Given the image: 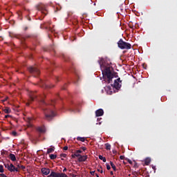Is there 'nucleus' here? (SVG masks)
Instances as JSON below:
<instances>
[{
    "instance_id": "1",
    "label": "nucleus",
    "mask_w": 177,
    "mask_h": 177,
    "mask_svg": "<svg viewBox=\"0 0 177 177\" xmlns=\"http://www.w3.org/2000/svg\"><path fill=\"white\" fill-rule=\"evenodd\" d=\"M98 64H100L103 78L107 80L108 84H110L113 81V78H114V74L111 73V66L110 64L103 63V58L98 60Z\"/></svg>"
},
{
    "instance_id": "2",
    "label": "nucleus",
    "mask_w": 177,
    "mask_h": 177,
    "mask_svg": "<svg viewBox=\"0 0 177 177\" xmlns=\"http://www.w3.org/2000/svg\"><path fill=\"white\" fill-rule=\"evenodd\" d=\"M40 104L41 106L42 110L44 111L46 120H52L53 118L56 115V113H55V112L52 109L46 108L47 104L46 102H45V100H43V98L41 100Z\"/></svg>"
},
{
    "instance_id": "3",
    "label": "nucleus",
    "mask_w": 177,
    "mask_h": 177,
    "mask_svg": "<svg viewBox=\"0 0 177 177\" xmlns=\"http://www.w3.org/2000/svg\"><path fill=\"white\" fill-rule=\"evenodd\" d=\"M118 48H120V49H131L132 48V45H131V44L124 41V40H122V39H120L118 41Z\"/></svg>"
},
{
    "instance_id": "4",
    "label": "nucleus",
    "mask_w": 177,
    "mask_h": 177,
    "mask_svg": "<svg viewBox=\"0 0 177 177\" xmlns=\"http://www.w3.org/2000/svg\"><path fill=\"white\" fill-rule=\"evenodd\" d=\"M28 70L29 73H30V74H32L34 77H38V75H39L40 74L39 69H38V68L35 66H30L29 68H28Z\"/></svg>"
},
{
    "instance_id": "5",
    "label": "nucleus",
    "mask_w": 177,
    "mask_h": 177,
    "mask_svg": "<svg viewBox=\"0 0 177 177\" xmlns=\"http://www.w3.org/2000/svg\"><path fill=\"white\" fill-rule=\"evenodd\" d=\"M35 8L37 10H41L42 15H44V16H46V15H48V11H46V9H45V7H44V4L40 3L37 4Z\"/></svg>"
},
{
    "instance_id": "6",
    "label": "nucleus",
    "mask_w": 177,
    "mask_h": 177,
    "mask_svg": "<svg viewBox=\"0 0 177 177\" xmlns=\"http://www.w3.org/2000/svg\"><path fill=\"white\" fill-rule=\"evenodd\" d=\"M113 88H115L116 91H119L121 88V78H118L114 81L113 84H112Z\"/></svg>"
},
{
    "instance_id": "7",
    "label": "nucleus",
    "mask_w": 177,
    "mask_h": 177,
    "mask_svg": "<svg viewBox=\"0 0 177 177\" xmlns=\"http://www.w3.org/2000/svg\"><path fill=\"white\" fill-rule=\"evenodd\" d=\"M36 130L39 133H45L46 132V128H45V126H39L36 128Z\"/></svg>"
},
{
    "instance_id": "8",
    "label": "nucleus",
    "mask_w": 177,
    "mask_h": 177,
    "mask_svg": "<svg viewBox=\"0 0 177 177\" xmlns=\"http://www.w3.org/2000/svg\"><path fill=\"white\" fill-rule=\"evenodd\" d=\"M103 114H104V111L102 109H97V111H95L96 117H102V115H103Z\"/></svg>"
},
{
    "instance_id": "9",
    "label": "nucleus",
    "mask_w": 177,
    "mask_h": 177,
    "mask_svg": "<svg viewBox=\"0 0 177 177\" xmlns=\"http://www.w3.org/2000/svg\"><path fill=\"white\" fill-rule=\"evenodd\" d=\"M10 172H19V169L11 163L10 165Z\"/></svg>"
},
{
    "instance_id": "10",
    "label": "nucleus",
    "mask_w": 177,
    "mask_h": 177,
    "mask_svg": "<svg viewBox=\"0 0 177 177\" xmlns=\"http://www.w3.org/2000/svg\"><path fill=\"white\" fill-rule=\"evenodd\" d=\"M88 156H82L80 155L78 158V161L79 162H85L86 160H87Z\"/></svg>"
},
{
    "instance_id": "11",
    "label": "nucleus",
    "mask_w": 177,
    "mask_h": 177,
    "mask_svg": "<svg viewBox=\"0 0 177 177\" xmlns=\"http://www.w3.org/2000/svg\"><path fill=\"white\" fill-rule=\"evenodd\" d=\"M41 173L43 175H49L50 174V169L45 167L41 168Z\"/></svg>"
},
{
    "instance_id": "12",
    "label": "nucleus",
    "mask_w": 177,
    "mask_h": 177,
    "mask_svg": "<svg viewBox=\"0 0 177 177\" xmlns=\"http://www.w3.org/2000/svg\"><path fill=\"white\" fill-rule=\"evenodd\" d=\"M38 85H39V86H41V88H50L49 85L46 84L42 80H40V82L38 83Z\"/></svg>"
},
{
    "instance_id": "13",
    "label": "nucleus",
    "mask_w": 177,
    "mask_h": 177,
    "mask_svg": "<svg viewBox=\"0 0 177 177\" xmlns=\"http://www.w3.org/2000/svg\"><path fill=\"white\" fill-rule=\"evenodd\" d=\"M50 24H51V22L48 21L46 24H45V27L46 30H49L50 31H53V30H52V27H50Z\"/></svg>"
},
{
    "instance_id": "14",
    "label": "nucleus",
    "mask_w": 177,
    "mask_h": 177,
    "mask_svg": "<svg viewBox=\"0 0 177 177\" xmlns=\"http://www.w3.org/2000/svg\"><path fill=\"white\" fill-rule=\"evenodd\" d=\"M30 102H34V100L37 99V95H35L34 93H30Z\"/></svg>"
},
{
    "instance_id": "15",
    "label": "nucleus",
    "mask_w": 177,
    "mask_h": 177,
    "mask_svg": "<svg viewBox=\"0 0 177 177\" xmlns=\"http://www.w3.org/2000/svg\"><path fill=\"white\" fill-rule=\"evenodd\" d=\"M8 158H10L11 161H16V156H15V154L13 153H10V155L8 156Z\"/></svg>"
},
{
    "instance_id": "16",
    "label": "nucleus",
    "mask_w": 177,
    "mask_h": 177,
    "mask_svg": "<svg viewBox=\"0 0 177 177\" xmlns=\"http://www.w3.org/2000/svg\"><path fill=\"white\" fill-rule=\"evenodd\" d=\"M59 173H56L55 171H51L50 174L48 176V177H59Z\"/></svg>"
},
{
    "instance_id": "17",
    "label": "nucleus",
    "mask_w": 177,
    "mask_h": 177,
    "mask_svg": "<svg viewBox=\"0 0 177 177\" xmlns=\"http://www.w3.org/2000/svg\"><path fill=\"white\" fill-rule=\"evenodd\" d=\"M55 151V147H52L47 149V154H50V153H53Z\"/></svg>"
},
{
    "instance_id": "18",
    "label": "nucleus",
    "mask_w": 177,
    "mask_h": 177,
    "mask_svg": "<svg viewBox=\"0 0 177 177\" xmlns=\"http://www.w3.org/2000/svg\"><path fill=\"white\" fill-rule=\"evenodd\" d=\"M4 113H6V114H10V113H12V110H10L9 109V107H6L5 109H3Z\"/></svg>"
},
{
    "instance_id": "19",
    "label": "nucleus",
    "mask_w": 177,
    "mask_h": 177,
    "mask_svg": "<svg viewBox=\"0 0 177 177\" xmlns=\"http://www.w3.org/2000/svg\"><path fill=\"white\" fill-rule=\"evenodd\" d=\"M150 162H151V160L150 158H146L145 160V165H149Z\"/></svg>"
},
{
    "instance_id": "20",
    "label": "nucleus",
    "mask_w": 177,
    "mask_h": 177,
    "mask_svg": "<svg viewBox=\"0 0 177 177\" xmlns=\"http://www.w3.org/2000/svg\"><path fill=\"white\" fill-rule=\"evenodd\" d=\"M80 156H81V154H80V153H77V151H75L74 154L71 155V157H72V158H75V157L80 158Z\"/></svg>"
},
{
    "instance_id": "21",
    "label": "nucleus",
    "mask_w": 177,
    "mask_h": 177,
    "mask_svg": "<svg viewBox=\"0 0 177 177\" xmlns=\"http://www.w3.org/2000/svg\"><path fill=\"white\" fill-rule=\"evenodd\" d=\"M105 149L106 150H111V145L109 143L105 144Z\"/></svg>"
},
{
    "instance_id": "22",
    "label": "nucleus",
    "mask_w": 177,
    "mask_h": 177,
    "mask_svg": "<svg viewBox=\"0 0 177 177\" xmlns=\"http://www.w3.org/2000/svg\"><path fill=\"white\" fill-rule=\"evenodd\" d=\"M50 160H56V158H57V155L50 154Z\"/></svg>"
},
{
    "instance_id": "23",
    "label": "nucleus",
    "mask_w": 177,
    "mask_h": 177,
    "mask_svg": "<svg viewBox=\"0 0 177 177\" xmlns=\"http://www.w3.org/2000/svg\"><path fill=\"white\" fill-rule=\"evenodd\" d=\"M110 165L113 168V171H117L115 165H114V163H113V162L110 161Z\"/></svg>"
},
{
    "instance_id": "24",
    "label": "nucleus",
    "mask_w": 177,
    "mask_h": 177,
    "mask_svg": "<svg viewBox=\"0 0 177 177\" xmlns=\"http://www.w3.org/2000/svg\"><path fill=\"white\" fill-rule=\"evenodd\" d=\"M44 50H46V52L49 51V50H53L55 51V47L53 46H50V48H45Z\"/></svg>"
},
{
    "instance_id": "25",
    "label": "nucleus",
    "mask_w": 177,
    "mask_h": 177,
    "mask_svg": "<svg viewBox=\"0 0 177 177\" xmlns=\"http://www.w3.org/2000/svg\"><path fill=\"white\" fill-rule=\"evenodd\" d=\"M77 140H79L80 142H85V138L84 137H77Z\"/></svg>"
},
{
    "instance_id": "26",
    "label": "nucleus",
    "mask_w": 177,
    "mask_h": 177,
    "mask_svg": "<svg viewBox=\"0 0 177 177\" xmlns=\"http://www.w3.org/2000/svg\"><path fill=\"white\" fill-rule=\"evenodd\" d=\"M99 158H100V160H102L103 161V162H106V158L103 157V156L100 155Z\"/></svg>"
},
{
    "instance_id": "27",
    "label": "nucleus",
    "mask_w": 177,
    "mask_h": 177,
    "mask_svg": "<svg viewBox=\"0 0 177 177\" xmlns=\"http://www.w3.org/2000/svg\"><path fill=\"white\" fill-rule=\"evenodd\" d=\"M0 172L1 174H3V172H5V170L3 169V165H0Z\"/></svg>"
},
{
    "instance_id": "28",
    "label": "nucleus",
    "mask_w": 177,
    "mask_h": 177,
    "mask_svg": "<svg viewBox=\"0 0 177 177\" xmlns=\"http://www.w3.org/2000/svg\"><path fill=\"white\" fill-rule=\"evenodd\" d=\"M4 167H5V168H7V169H8V171H10V165L9 164H4Z\"/></svg>"
},
{
    "instance_id": "29",
    "label": "nucleus",
    "mask_w": 177,
    "mask_h": 177,
    "mask_svg": "<svg viewBox=\"0 0 177 177\" xmlns=\"http://www.w3.org/2000/svg\"><path fill=\"white\" fill-rule=\"evenodd\" d=\"M17 167L18 168H21V169H26V167L24 165H18Z\"/></svg>"
},
{
    "instance_id": "30",
    "label": "nucleus",
    "mask_w": 177,
    "mask_h": 177,
    "mask_svg": "<svg viewBox=\"0 0 177 177\" xmlns=\"http://www.w3.org/2000/svg\"><path fill=\"white\" fill-rule=\"evenodd\" d=\"M59 177H67V176L66 175V174L64 173H59Z\"/></svg>"
},
{
    "instance_id": "31",
    "label": "nucleus",
    "mask_w": 177,
    "mask_h": 177,
    "mask_svg": "<svg viewBox=\"0 0 177 177\" xmlns=\"http://www.w3.org/2000/svg\"><path fill=\"white\" fill-rule=\"evenodd\" d=\"M11 135H12V136H17V132L13 131L11 133Z\"/></svg>"
},
{
    "instance_id": "32",
    "label": "nucleus",
    "mask_w": 177,
    "mask_h": 177,
    "mask_svg": "<svg viewBox=\"0 0 177 177\" xmlns=\"http://www.w3.org/2000/svg\"><path fill=\"white\" fill-rule=\"evenodd\" d=\"M60 156H61V157H63L64 158H66V157H67V154H66V153H62V154L60 155Z\"/></svg>"
},
{
    "instance_id": "33",
    "label": "nucleus",
    "mask_w": 177,
    "mask_h": 177,
    "mask_svg": "<svg viewBox=\"0 0 177 177\" xmlns=\"http://www.w3.org/2000/svg\"><path fill=\"white\" fill-rule=\"evenodd\" d=\"M106 169H108V171H110V169H111L110 165H109V164L106 165Z\"/></svg>"
},
{
    "instance_id": "34",
    "label": "nucleus",
    "mask_w": 177,
    "mask_h": 177,
    "mask_svg": "<svg viewBox=\"0 0 177 177\" xmlns=\"http://www.w3.org/2000/svg\"><path fill=\"white\" fill-rule=\"evenodd\" d=\"M76 152L77 153V154H81V153H82V151H81V149L77 150Z\"/></svg>"
},
{
    "instance_id": "35",
    "label": "nucleus",
    "mask_w": 177,
    "mask_h": 177,
    "mask_svg": "<svg viewBox=\"0 0 177 177\" xmlns=\"http://www.w3.org/2000/svg\"><path fill=\"white\" fill-rule=\"evenodd\" d=\"M55 103H56V101H55V100H51L50 104H51L52 106H53V104H55Z\"/></svg>"
},
{
    "instance_id": "36",
    "label": "nucleus",
    "mask_w": 177,
    "mask_h": 177,
    "mask_svg": "<svg viewBox=\"0 0 177 177\" xmlns=\"http://www.w3.org/2000/svg\"><path fill=\"white\" fill-rule=\"evenodd\" d=\"M126 160L128 161L129 164H132V160L128 158H127Z\"/></svg>"
},
{
    "instance_id": "37",
    "label": "nucleus",
    "mask_w": 177,
    "mask_h": 177,
    "mask_svg": "<svg viewBox=\"0 0 177 177\" xmlns=\"http://www.w3.org/2000/svg\"><path fill=\"white\" fill-rule=\"evenodd\" d=\"M81 149L82 150H83V151H85V150H86V147H82Z\"/></svg>"
},
{
    "instance_id": "38",
    "label": "nucleus",
    "mask_w": 177,
    "mask_h": 177,
    "mask_svg": "<svg viewBox=\"0 0 177 177\" xmlns=\"http://www.w3.org/2000/svg\"><path fill=\"white\" fill-rule=\"evenodd\" d=\"M0 176H1V177H8L6 175H5V174H1Z\"/></svg>"
},
{
    "instance_id": "39",
    "label": "nucleus",
    "mask_w": 177,
    "mask_h": 177,
    "mask_svg": "<svg viewBox=\"0 0 177 177\" xmlns=\"http://www.w3.org/2000/svg\"><path fill=\"white\" fill-rule=\"evenodd\" d=\"M72 177H80V175H78V174H73Z\"/></svg>"
},
{
    "instance_id": "40",
    "label": "nucleus",
    "mask_w": 177,
    "mask_h": 177,
    "mask_svg": "<svg viewBox=\"0 0 177 177\" xmlns=\"http://www.w3.org/2000/svg\"><path fill=\"white\" fill-rule=\"evenodd\" d=\"M63 149L64 150H68V147L65 146V147H64Z\"/></svg>"
},
{
    "instance_id": "41",
    "label": "nucleus",
    "mask_w": 177,
    "mask_h": 177,
    "mask_svg": "<svg viewBox=\"0 0 177 177\" xmlns=\"http://www.w3.org/2000/svg\"><path fill=\"white\" fill-rule=\"evenodd\" d=\"M120 160H124V158H125V156H120Z\"/></svg>"
},
{
    "instance_id": "42",
    "label": "nucleus",
    "mask_w": 177,
    "mask_h": 177,
    "mask_svg": "<svg viewBox=\"0 0 177 177\" xmlns=\"http://www.w3.org/2000/svg\"><path fill=\"white\" fill-rule=\"evenodd\" d=\"M98 172H100V174H103V169L100 170V169H97Z\"/></svg>"
},
{
    "instance_id": "43",
    "label": "nucleus",
    "mask_w": 177,
    "mask_h": 177,
    "mask_svg": "<svg viewBox=\"0 0 177 177\" xmlns=\"http://www.w3.org/2000/svg\"><path fill=\"white\" fill-rule=\"evenodd\" d=\"M55 78L56 81H59V77L55 76Z\"/></svg>"
},
{
    "instance_id": "44",
    "label": "nucleus",
    "mask_w": 177,
    "mask_h": 177,
    "mask_svg": "<svg viewBox=\"0 0 177 177\" xmlns=\"http://www.w3.org/2000/svg\"><path fill=\"white\" fill-rule=\"evenodd\" d=\"M9 117H10V115H5V118H9Z\"/></svg>"
},
{
    "instance_id": "45",
    "label": "nucleus",
    "mask_w": 177,
    "mask_h": 177,
    "mask_svg": "<svg viewBox=\"0 0 177 177\" xmlns=\"http://www.w3.org/2000/svg\"><path fill=\"white\" fill-rule=\"evenodd\" d=\"M28 30V27L26 26L24 28V31H27Z\"/></svg>"
},
{
    "instance_id": "46",
    "label": "nucleus",
    "mask_w": 177,
    "mask_h": 177,
    "mask_svg": "<svg viewBox=\"0 0 177 177\" xmlns=\"http://www.w3.org/2000/svg\"><path fill=\"white\" fill-rule=\"evenodd\" d=\"M91 175H95V171H91Z\"/></svg>"
},
{
    "instance_id": "47",
    "label": "nucleus",
    "mask_w": 177,
    "mask_h": 177,
    "mask_svg": "<svg viewBox=\"0 0 177 177\" xmlns=\"http://www.w3.org/2000/svg\"><path fill=\"white\" fill-rule=\"evenodd\" d=\"M66 171H67V169L64 168V170H63V172H66Z\"/></svg>"
},
{
    "instance_id": "48",
    "label": "nucleus",
    "mask_w": 177,
    "mask_h": 177,
    "mask_svg": "<svg viewBox=\"0 0 177 177\" xmlns=\"http://www.w3.org/2000/svg\"><path fill=\"white\" fill-rule=\"evenodd\" d=\"M111 175H114V173L113 171L110 172Z\"/></svg>"
},
{
    "instance_id": "49",
    "label": "nucleus",
    "mask_w": 177,
    "mask_h": 177,
    "mask_svg": "<svg viewBox=\"0 0 177 177\" xmlns=\"http://www.w3.org/2000/svg\"><path fill=\"white\" fill-rule=\"evenodd\" d=\"M73 171H74L75 174H77V171H75V170H73Z\"/></svg>"
},
{
    "instance_id": "50",
    "label": "nucleus",
    "mask_w": 177,
    "mask_h": 177,
    "mask_svg": "<svg viewBox=\"0 0 177 177\" xmlns=\"http://www.w3.org/2000/svg\"><path fill=\"white\" fill-rule=\"evenodd\" d=\"M65 61H66V62H68V60H67V58H66V57H65Z\"/></svg>"
},
{
    "instance_id": "51",
    "label": "nucleus",
    "mask_w": 177,
    "mask_h": 177,
    "mask_svg": "<svg viewBox=\"0 0 177 177\" xmlns=\"http://www.w3.org/2000/svg\"><path fill=\"white\" fill-rule=\"evenodd\" d=\"M28 120H29V121H31V120H32V119L31 118H30Z\"/></svg>"
},
{
    "instance_id": "52",
    "label": "nucleus",
    "mask_w": 177,
    "mask_h": 177,
    "mask_svg": "<svg viewBox=\"0 0 177 177\" xmlns=\"http://www.w3.org/2000/svg\"><path fill=\"white\" fill-rule=\"evenodd\" d=\"M69 175H70V176H73V174H70Z\"/></svg>"
},
{
    "instance_id": "53",
    "label": "nucleus",
    "mask_w": 177,
    "mask_h": 177,
    "mask_svg": "<svg viewBox=\"0 0 177 177\" xmlns=\"http://www.w3.org/2000/svg\"><path fill=\"white\" fill-rule=\"evenodd\" d=\"M29 21H31V18H29Z\"/></svg>"
},
{
    "instance_id": "54",
    "label": "nucleus",
    "mask_w": 177,
    "mask_h": 177,
    "mask_svg": "<svg viewBox=\"0 0 177 177\" xmlns=\"http://www.w3.org/2000/svg\"><path fill=\"white\" fill-rule=\"evenodd\" d=\"M142 66H143V67H145V64Z\"/></svg>"
},
{
    "instance_id": "55",
    "label": "nucleus",
    "mask_w": 177,
    "mask_h": 177,
    "mask_svg": "<svg viewBox=\"0 0 177 177\" xmlns=\"http://www.w3.org/2000/svg\"><path fill=\"white\" fill-rule=\"evenodd\" d=\"M144 67V68H146V66H143Z\"/></svg>"
},
{
    "instance_id": "56",
    "label": "nucleus",
    "mask_w": 177,
    "mask_h": 177,
    "mask_svg": "<svg viewBox=\"0 0 177 177\" xmlns=\"http://www.w3.org/2000/svg\"><path fill=\"white\" fill-rule=\"evenodd\" d=\"M71 111H74V110H71Z\"/></svg>"
},
{
    "instance_id": "57",
    "label": "nucleus",
    "mask_w": 177,
    "mask_h": 177,
    "mask_svg": "<svg viewBox=\"0 0 177 177\" xmlns=\"http://www.w3.org/2000/svg\"><path fill=\"white\" fill-rule=\"evenodd\" d=\"M21 13L19 14V16H20Z\"/></svg>"
},
{
    "instance_id": "58",
    "label": "nucleus",
    "mask_w": 177,
    "mask_h": 177,
    "mask_svg": "<svg viewBox=\"0 0 177 177\" xmlns=\"http://www.w3.org/2000/svg\"><path fill=\"white\" fill-rule=\"evenodd\" d=\"M50 71H52V69H50Z\"/></svg>"
},
{
    "instance_id": "59",
    "label": "nucleus",
    "mask_w": 177,
    "mask_h": 177,
    "mask_svg": "<svg viewBox=\"0 0 177 177\" xmlns=\"http://www.w3.org/2000/svg\"><path fill=\"white\" fill-rule=\"evenodd\" d=\"M28 106H30V104H28Z\"/></svg>"
},
{
    "instance_id": "60",
    "label": "nucleus",
    "mask_w": 177,
    "mask_h": 177,
    "mask_svg": "<svg viewBox=\"0 0 177 177\" xmlns=\"http://www.w3.org/2000/svg\"><path fill=\"white\" fill-rule=\"evenodd\" d=\"M62 160H64V159L62 158Z\"/></svg>"
}]
</instances>
